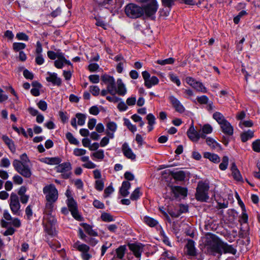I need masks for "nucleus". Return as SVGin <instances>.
I'll return each instance as SVG.
<instances>
[{"label": "nucleus", "instance_id": "nucleus-1", "mask_svg": "<svg viewBox=\"0 0 260 260\" xmlns=\"http://www.w3.org/2000/svg\"><path fill=\"white\" fill-rule=\"evenodd\" d=\"M21 161L18 159H14L13 162V166L15 170L24 177L28 178L32 175L30 167L26 162H29V160L26 153L20 155Z\"/></svg>", "mask_w": 260, "mask_h": 260}, {"label": "nucleus", "instance_id": "nucleus-2", "mask_svg": "<svg viewBox=\"0 0 260 260\" xmlns=\"http://www.w3.org/2000/svg\"><path fill=\"white\" fill-rule=\"evenodd\" d=\"M207 252L210 255L217 256L219 257L222 252V242L218 241L215 239H208L205 243Z\"/></svg>", "mask_w": 260, "mask_h": 260}, {"label": "nucleus", "instance_id": "nucleus-3", "mask_svg": "<svg viewBox=\"0 0 260 260\" xmlns=\"http://www.w3.org/2000/svg\"><path fill=\"white\" fill-rule=\"evenodd\" d=\"M209 186L208 183L203 181L198 183L196 188V198L199 201L207 202L209 199L208 192Z\"/></svg>", "mask_w": 260, "mask_h": 260}, {"label": "nucleus", "instance_id": "nucleus-4", "mask_svg": "<svg viewBox=\"0 0 260 260\" xmlns=\"http://www.w3.org/2000/svg\"><path fill=\"white\" fill-rule=\"evenodd\" d=\"M125 13L131 18L136 19L141 17L144 14L143 7L136 4L130 3L125 7Z\"/></svg>", "mask_w": 260, "mask_h": 260}, {"label": "nucleus", "instance_id": "nucleus-5", "mask_svg": "<svg viewBox=\"0 0 260 260\" xmlns=\"http://www.w3.org/2000/svg\"><path fill=\"white\" fill-rule=\"evenodd\" d=\"M43 193L45 195L46 201L56 202L58 198V192L53 184L46 185L43 187Z\"/></svg>", "mask_w": 260, "mask_h": 260}, {"label": "nucleus", "instance_id": "nucleus-6", "mask_svg": "<svg viewBox=\"0 0 260 260\" xmlns=\"http://www.w3.org/2000/svg\"><path fill=\"white\" fill-rule=\"evenodd\" d=\"M72 169V165L70 162L60 163L56 167V172L62 173L61 177L64 179H68L71 177Z\"/></svg>", "mask_w": 260, "mask_h": 260}, {"label": "nucleus", "instance_id": "nucleus-7", "mask_svg": "<svg viewBox=\"0 0 260 260\" xmlns=\"http://www.w3.org/2000/svg\"><path fill=\"white\" fill-rule=\"evenodd\" d=\"M3 216L5 219L8 221L1 219V226L2 227L13 225L15 228H19L21 226L20 220L17 218H12L8 211H4Z\"/></svg>", "mask_w": 260, "mask_h": 260}, {"label": "nucleus", "instance_id": "nucleus-8", "mask_svg": "<svg viewBox=\"0 0 260 260\" xmlns=\"http://www.w3.org/2000/svg\"><path fill=\"white\" fill-rule=\"evenodd\" d=\"M144 13L147 17L153 16L158 9V5L156 0H151V1L143 7Z\"/></svg>", "mask_w": 260, "mask_h": 260}, {"label": "nucleus", "instance_id": "nucleus-9", "mask_svg": "<svg viewBox=\"0 0 260 260\" xmlns=\"http://www.w3.org/2000/svg\"><path fill=\"white\" fill-rule=\"evenodd\" d=\"M67 204L69 210L71 213L72 216L76 219L79 220L81 218L79 214L77 208V202L73 198H69L67 201Z\"/></svg>", "mask_w": 260, "mask_h": 260}, {"label": "nucleus", "instance_id": "nucleus-10", "mask_svg": "<svg viewBox=\"0 0 260 260\" xmlns=\"http://www.w3.org/2000/svg\"><path fill=\"white\" fill-rule=\"evenodd\" d=\"M187 135L192 142H198L200 138L206 139V136L204 134H201L200 132L195 129L193 124H192L187 131Z\"/></svg>", "mask_w": 260, "mask_h": 260}, {"label": "nucleus", "instance_id": "nucleus-11", "mask_svg": "<svg viewBox=\"0 0 260 260\" xmlns=\"http://www.w3.org/2000/svg\"><path fill=\"white\" fill-rule=\"evenodd\" d=\"M10 206L11 210L14 214H19L20 205L18 196L14 193H12L11 194Z\"/></svg>", "mask_w": 260, "mask_h": 260}, {"label": "nucleus", "instance_id": "nucleus-12", "mask_svg": "<svg viewBox=\"0 0 260 260\" xmlns=\"http://www.w3.org/2000/svg\"><path fill=\"white\" fill-rule=\"evenodd\" d=\"M171 192L173 194V199H176L181 197H186L187 194V189L179 186H172Z\"/></svg>", "mask_w": 260, "mask_h": 260}, {"label": "nucleus", "instance_id": "nucleus-13", "mask_svg": "<svg viewBox=\"0 0 260 260\" xmlns=\"http://www.w3.org/2000/svg\"><path fill=\"white\" fill-rule=\"evenodd\" d=\"M121 150L125 157L131 159L132 160H135L136 159V155L133 152L132 149L130 148L127 143L124 142L122 144Z\"/></svg>", "mask_w": 260, "mask_h": 260}, {"label": "nucleus", "instance_id": "nucleus-14", "mask_svg": "<svg viewBox=\"0 0 260 260\" xmlns=\"http://www.w3.org/2000/svg\"><path fill=\"white\" fill-rule=\"evenodd\" d=\"M129 249L137 258L141 257L143 250V245L141 243H133L129 245Z\"/></svg>", "mask_w": 260, "mask_h": 260}, {"label": "nucleus", "instance_id": "nucleus-15", "mask_svg": "<svg viewBox=\"0 0 260 260\" xmlns=\"http://www.w3.org/2000/svg\"><path fill=\"white\" fill-rule=\"evenodd\" d=\"M170 103L173 107L175 109V110L180 113H182L185 111L184 106L181 104L180 101L174 96H170L169 97Z\"/></svg>", "mask_w": 260, "mask_h": 260}, {"label": "nucleus", "instance_id": "nucleus-16", "mask_svg": "<svg viewBox=\"0 0 260 260\" xmlns=\"http://www.w3.org/2000/svg\"><path fill=\"white\" fill-rule=\"evenodd\" d=\"M143 221L146 224L150 227H155L157 230H162V228L161 225L159 224L157 220L152 217H150L148 216H145L144 217Z\"/></svg>", "mask_w": 260, "mask_h": 260}, {"label": "nucleus", "instance_id": "nucleus-17", "mask_svg": "<svg viewBox=\"0 0 260 260\" xmlns=\"http://www.w3.org/2000/svg\"><path fill=\"white\" fill-rule=\"evenodd\" d=\"M222 132L225 134L231 136L234 134V128L231 123L226 120L220 125Z\"/></svg>", "mask_w": 260, "mask_h": 260}, {"label": "nucleus", "instance_id": "nucleus-18", "mask_svg": "<svg viewBox=\"0 0 260 260\" xmlns=\"http://www.w3.org/2000/svg\"><path fill=\"white\" fill-rule=\"evenodd\" d=\"M131 184L128 181H124L122 183L119 189V193L123 197H127L129 192L128 190L131 188Z\"/></svg>", "mask_w": 260, "mask_h": 260}, {"label": "nucleus", "instance_id": "nucleus-19", "mask_svg": "<svg viewBox=\"0 0 260 260\" xmlns=\"http://www.w3.org/2000/svg\"><path fill=\"white\" fill-rule=\"evenodd\" d=\"M186 247L187 248V253L188 255L190 256H195L196 255L197 252L194 241L191 239L188 240Z\"/></svg>", "mask_w": 260, "mask_h": 260}, {"label": "nucleus", "instance_id": "nucleus-20", "mask_svg": "<svg viewBox=\"0 0 260 260\" xmlns=\"http://www.w3.org/2000/svg\"><path fill=\"white\" fill-rule=\"evenodd\" d=\"M40 161L45 164L50 165H58L60 164L62 160L59 157H45L42 158L40 159Z\"/></svg>", "mask_w": 260, "mask_h": 260}, {"label": "nucleus", "instance_id": "nucleus-21", "mask_svg": "<svg viewBox=\"0 0 260 260\" xmlns=\"http://www.w3.org/2000/svg\"><path fill=\"white\" fill-rule=\"evenodd\" d=\"M222 252L224 253H229L235 255L236 254L237 250L232 245L222 242Z\"/></svg>", "mask_w": 260, "mask_h": 260}, {"label": "nucleus", "instance_id": "nucleus-22", "mask_svg": "<svg viewBox=\"0 0 260 260\" xmlns=\"http://www.w3.org/2000/svg\"><path fill=\"white\" fill-rule=\"evenodd\" d=\"M2 140L12 152L14 153L15 152L16 147L12 139L9 138L8 136L4 135L2 137Z\"/></svg>", "mask_w": 260, "mask_h": 260}, {"label": "nucleus", "instance_id": "nucleus-23", "mask_svg": "<svg viewBox=\"0 0 260 260\" xmlns=\"http://www.w3.org/2000/svg\"><path fill=\"white\" fill-rule=\"evenodd\" d=\"M254 137V131L248 129L240 134L241 141L245 143Z\"/></svg>", "mask_w": 260, "mask_h": 260}, {"label": "nucleus", "instance_id": "nucleus-24", "mask_svg": "<svg viewBox=\"0 0 260 260\" xmlns=\"http://www.w3.org/2000/svg\"><path fill=\"white\" fill-rule=\"evenodd\" d=\"M73 247L74 248L80 251L81 253L89 252L90 250L89 246L85 244H81L78 241L74 244Z\"/></svg>", "mask_w": 260, "mask_h": 260}, {"label": "nucleus", "instance_id": "nucleus-25", "mask_svg": "<svg viewBox=\"0 0 260 260\" xmlns=\"http://www.w3.org/2000/svg\"><path fill=\"white\" fill-rule=\"evenodd\" d=\"M204 157L209 159L211 161L217 164L220 162V159L219 156L215 153H212L209 152L204 153Z\"/></svg>", "mask_w": 260, "mask_h": 260}, {"label": "nucleus", "instance_id": "nucleus-26", "mask_svg": "<svg viewBox=\"0 0 260 260\" xmlns=\"http://www.w3.org/2000/svg\"><path fill=\"white\" fill-rule=\"evenodd\" d=\"M232 174L235 180L240 181L242 180V177L236 164L233 163L231 167Z\"/></svg>", "mask_w": 260, "mask_h": 260}, {"label": "nucleus", "instance_id": "nucleus-27", "mask_svg": "<svg viewBox=\"0 0 260 260\" xmlns=\"http://www.w3.org/2000/svg\"><path fill=\"white\" fill-rule=\"evenodd\" d=\"M81 225L83 228L85 232L89 236L94 237L98 236V232L95 230H93L92 226L86 223H83L81 224Z\"/></svg>", "mask_w": 260, "mask_h": 260}, {"label": "nucleus", "instance_id": "nucleus-28", "mask_svg": "<svg viewBox=\"0 0 260 260\" xmlns=\"http://www.w3.org/2000/svg\"><path fill=\"white\" fill-rule=\"evenodd\" d=\"M207 144L212 149H216L218 148L221 149V146L220 144L217 143L214 139L211 137L206 138Z\"/></svg>", "mask_w": 260, "mask_h": 260}, {"label": "nucleus", "instance_id": "nucleus-29", "mask_svg": "<svg viewBox=\"0 0 260 260\" xmlns=\"http://www.w3.org/2000/svg\"><path fill=\"white\" fill-rule=\"evenodd\" d=\"M190 85L198 91L206 92L207 89L202 82H190Z\"/></svg>", "mask_w": 260, "mask_h": 260}, {"label": "nucleus", "instance_id": "nucleus-30", "mask_svg": "<svg viewBox=\"0 0 260 260\" xmlns=\"http://www.w3.org/2000/svg\"><path fill=\"white\" fill-rule=\"evenodd\" d=\"M212 117L219 125L226 120L223 115L219 112H214Z\"/></svg>", "mask_w": 260, "mask_h": 260}, {"label": "nucleus", "instance_id": "nucleus-31", "mask_svg": "<svg viewBox=\"0 0 260 260\" xmlns=\"http://www.w3.org/2000/svg\"><path fill=\"white\" fill-rule=\"evenodd\" d=\"M107 88L108 89L109 93L111 95H115L117 92V84L118 82H107Z\"/></svg>", "mask_w": 260, "mask_h": 260}, {"label": "nucleus", "instance_id": "nucleus-32", "mask_svg": "<svg viewBox=\"0 0 260 260\" xmlns=\"http://www.w3.org/2000/svg\"><path fill=\"white\" fill-rule=\"evenodd\" d=\"M188 211V207L187 205L184 204H180L179 206V209L178 212L177 214H172L170 213L171 216L172 217H179L181 214L186 213Z\"/></svg>", "mask_w": 260, "mask_h": 260}, {"label": "nucleus", "instance_id": "nucleus-33", "mask_svg": "<svg viewBox=\"0 0 260 260\" xmlns=\"http://www.w3.org/2000/svg\"><path fill=\"white\" fill-rule=\"evenodd\" d=\"M126 250L125 245H121L116 249V255L119 259H122Z\"/></svg>", "mask_w": 260, "mask_h": 260}, {"label": "nucleus", "instance_id": "nucleus-34", "mask_svg": "<svg viewBox=\"0 0 260 260\" xmlns=\"http://www.w3.org/2000/svg\"><path fill=\"white\" fill-rule=\"evenodd\" d=\"M174 179L177 181H183L186 177L185 173L183 171H179L172 174Z\"/></svg>", "mask_w": 260, "mask_h": 260}, {"label": "nucleus", "instance_id": "nucleus-35", "mask_svg": "<svg viewBox=\"0 0 260 260\" xmlns=\"http://www.w3.org/2000/svg\"><path fill=\"white\" fill-rule=\"evenodd\" d=\"M101 218L104 222L114 221L115 219L114 217L109 213L103 212L101 215Z\"/></svg>", "mask_w": 260, "mask_h": 260}, {"label": "nucleus", "instance_id": "nucleus-36", "mask_svg": "<svg viewBox=\"0 0 260 260\" xmlns=\"http://www.w3.org/2000/svg\"><path fill=\"white\" fill-rule=\"evenodd\" d=\"M55 202H49L46 201V203L45 204V212L46 213V215H50L52 214L53 208H54V205L53 204Z\"/></svg>", "mask_w": 260, "mask_h": 260}, {"label": "nucleus", "instance_id": "nucleus-37", "mask_svg": "<svg viewBox=\"0 0 260 260\" xmlns=\"http://www.w3.org/2000/svg\"><path fill=\"white\" fill-rule=\"evenodd\" d=\"M66 137L70 144L76 145H78L79 144V141L74 137V136L71 133H67L66 134Z\"/></svg>", "mask_w": 260, "mask_h": 260}, {"label": "nucleus", "instance_id": "nucleus-38", "mask_svg": "<svg viewBox=\"0 0 260 260\" xmlns=\"http://www.w3.org/2000/svg\"><path fill=\"white\" fill-rule=\"evenodd\" d=\"M116 90V93H118L120 95H124L125 94L126 90L123 82H119L118 84L117 83Z\"/></svg>", "mask_w": 260, "mask_h": 260}, {"label": "nucleus", "instance_id": "nucleus-39", "mask_svg": "<svg viewBox=\"0 0 260 260\" xmlns=\"http://www.w3.org/2000/svg\"><path fill=\"white\" fill-rule=\"evenodd\" d=\"M123 120L124 125H125L130 131L133 133L137 131L136 126L132 124L128 119L125 118Z\"/></svg>", "mask_w": 260, "mask_h": 260}, {"label": "nucleus", "instance_id": "nucleus-40", "mask_svg": "<svg viewBox=\"0 0 260 260\" xmlns=\"http://www.w3.org/2000/svg\"><path fill=\"white\" fill-rule=\"evenodd\" d=\"M142 194V193L140 192V188L139 187H137L131 194L130 199L133 201H136L139 199Z\"/></svg>", "mask_w": 260, "mask_h": 260}, {"label": "nucleus", "instance_id": "nucleus-41", "mask_svg": "<svg viewBox=\"0 0 260 260\" xmlns=\"http://www.w3.org/2000/svg\"><path fill=\"white\" fill-rule=\"evenodd\" d=\"M64 54H60L59 57L54 61V66L58 69H61L62 68L64 62Z\"/></svg>", "mask_w": 260, "mask_h": 260}, {"label": "nucleus", "instance_id": "nucleus-42", "mask_svg": "<svg viewBox=\"0 0 260 260\" xmlns=\"http://www.w3.org/2000/svg\"><path fill=\"white\" fill-rule=\"evenodd\" d=\"M47 81H60V79L57 77V74L55 73H47L46 77Z\"/></svg>", "mask_w": 260, "mask_h": 260}, {"label": "nucleus", "instance_id": "nucleus-43", "mask_svg": "<svg viewBox=\"0 0 260 260\" xmlns=\"http://www.w3.org/2000/svg\"><path fill=\"white\" fill-rule=\"evenodd\" d=\"M175 61V59L172 57H170L164 60L159 59L156 61V63L161 66H165L166 64H173Z\"/></svg>", "mask_w": 260, "mask_h": 260}, {"label": "nucleus", "instance_id": "nucleus-44", "mask_svg": "<svg viewBox=\"0 0 260 260\" xmlns=\"http://www.w3.org/2000/svg\"><path fill=\"white\" fill-rule=\"evenodd\" d=\"M160 260H176V258L172 256V254L168 251H165L161 254Z\"/></svg>", "mask_w": 260, "mask_h": 260}, {"label": "nucleus", "instance_id": "nucleus-45", "mask_svg": "<svg viewBox=\"0 0 260 260\" xmlns=\"http://www.w3.org/2000/svg\"><path fill=\"white\" fill-rule=\"evenodd\" d=\"M202 133L201 134H210L212 133L213 131V128L212 126L209 124H204L202 128Z\"/></svg>", "mask_w": 260, "mask_h": 260}, {"label": "nucleus", "instance_id": "nucleus-46", "mask_svg": "<svg viewBox=\"0 0 260 260\" xmlns=\"http://www.w3.org/2000/svg\"><path fill=\"white\" fill-rule=\"evenodd\" d=\"M76 117L78 118V124L79 125H83L86 120V115L84 114L78 113L76 114Z\"/></svg>", "mask_w": 260, "mask_h": 260}, {"label": "nucleus", "instance_id": "nucleus-47", "mask_svg": "<svg viewBox=\"0 0 260 260\" xmlns=\"http://www.w3.org/2000/svg\"><path fill=\"white\" fill-rule=\"evenodd\" d=\"M229 164V158L227 156L222 157V162L220 164L219 168L221 170L224 171L227 169Z\"/></svg>", "mask_w": 260, "mask_h": 260}, {"label": "nucleus", "instance_id": "nucleus-48", "mask_svg": "<svg viewBox=\"0 0 260 260\" xmlns=\"http://www.w3.org/2000/svg\"><path fill=\"white\" fill-rule=\"evenodd\" d=\"M91 156H93L97 159L102 160L105 157L104 151L103 149L98 150L91 154Z\"/></svg>", "mask_w": 260, "mask_h": 260}, {"label": "nucleus", "instance_id": "nucleus-49", "mask_svg": "<svg viewBox=\"0 0 260 260\" xmlns=\"http://www.w3.org/2000/svg\"><path fill=\"white\" fill-rule=\"evenodd\" d=\"M107 131L115 132L117 130V126L115 122L110 121L106 124Z\"/></svg>", "mask_w": 260, "mask_h": 260}, {"label": "nucleus", "instance_id": "nucleus-50", "mask_svg": "<svg viewBox=\"0 0 260 260\" xmlns=\"http://www.w3.org/2000/svg\"><path fill=\"white\" fill-rule=\"evenodd\" d=\"M26 47V45L23 43H14L13 44V50L16 51H20Z\"/></svg>", "mask_w": 260, "mask_h": 260}, {"label": "nucleus", "instance_id": "nucleus-51", "mask_svg": "<svg viewBox=\"0 0 260 260\" xmlns=\"http://www.w3.org/2000/svg\"><path fill=\"white\" fill-rule=\"evenodd\" d=\"M60 54H63L62 52H60L59 51H57V52H54L53 51H47V55L48 57L52 60H54L56 58L59 57V55Z\"/></svg>", "mask_w": 260, "mask_h": 260}, {"label": "nucleus", "instance_id": "nucleus-52", "mask_svg": "<svg viewBox=\"0 0 260 260\" xmlns=\"http://www.w3.org/2000/svg\"><path fill=\"white\" fill-rule=\"evenodd\" d=\"M47 219L48 220V223L50 224V226L53 227L57 223V220L54 216L52 215V214L50 215H46Z\"/></svg>", "mask_w": 260, "mask_h": 260}, {"label": "nucleus", "instance_id": "nucleus-53", "mask_svg": "<svg viewBox=\"0 0 260 260\" xmlns=\"http://www.w3.org/2000/svg\"><path fill=\"white\" fill-rule=\"evenodd\" d=\"M86 150L81 148H75L73 150V154L76 156H81L85 155Z\"/></svg>", "mask_w": 260, "mask_h": 260}, {"label": "nucleus", "instance_id": "nucleus-54", "mask_svg": "<svg viewBox=\"0 0 260 260\" xmlns=\"http://www.w3.org/2000/svg\"><path fill=\"white\" fill-rule=\"evenodd\" d=\"M242 215L240 217V220L242 221L244 223H246L248 221V215L246 212L245 207L244 205L242 206Z\"/></svg>", "mask_w": 260, "mask_h": 260}, {"label": "nucleus", "instance_id": "nucleus-55", "mask_svg": "<svg viewBox=\"0 0 260 260\" xmlns=\"http://www.w3.org/2000/svg\"><path fill=\"white\" fill-rule=\"evenodd\" d=\"M104 187V183L102 180H96L95 182V188L98 191L103 190Z\"/></svg>", "mask_w": 260, "mask_h": 260}, {"label": "nucleus", "instance_id": "nucleus-56", "mask_svg": "<svg viewBox=\"0 0 260 260\" xmlns=\"http://www.w3.org/2000/svg\"><path fill=\"white\" fill-rule=\"evenodd\" d=\"M253 122L252 120H245L243 122H240L239 123V126L243 128V126L246 127H251L253 126Z\"/></svg>", "mask_w": 260, "mask_h": 260}, {"label": "nucleus", "instance_id": "nucleus-57", "mask_svg": "<svg viewBox=\"0 0 260 260\" xmlns=\"http://www.w3.org/2000/svg\"><path fill=\"white\" fill-rule=\"evenodd\" d=\"M252 147L253 151L256 152H260V139L256 140L252 142Z\"/></svg>", "mask_w": 260, "mask_h": 260}, {"label": "nucleus", "instance_id": "nucleus-58", "mask_svg": "<svg viewBox=\"0 0 260 260\" xmlns=\"http://www.w3.org/2000/svg\"><path fill=\"white\" fill-rule=\"evenodd\" d=\"M114 189L112 185L111 184L109 185L104 190V197H108L111 193H112L114 192Z\"/></svg>", "mask_w": 260, "mask_h": 260}, {"label": "nucleus", "instance_id": "nucleus-59", "mask_svg": "<svg viewBox=\"0 0 260 260\" xmlns=\"http://www.w3.org/2000/svg\"><path fill=\"white\" fill-rule=\"evenodd\" d=\"M176 0H161L162 5L170 9L174 5Z\"/></svg>", "mask_w": 260, "mask_h": 260}, {"label": "nucleus", "instance_id": "nucleus-60", "mask_svg": "<svg viewBox=\"0 0 260 260\" xmlns=\"http://www.w3.org/2000/svg\"><path fill=\"white\" fill-rule=\"evenodd\" d=\"M93 205L95 208L97 209H103L105 208L104 204L98 200H94L93 201Z\"/></svg>", "mask_w": 260, "mask_h": 260}, {"label": "nucleus", "instance_id": "nucleus-61", "mask_svg": "<svg viewBox=\"0 0 260 260\" xmlns=\"http://www.w3.org/2000/svg\"><path fill=\"white\" fill-rule=\"evenodd\" d=\"M146 119L148 121V124H155L156 123V118L152 113H149L147 115Z\"/></svg>", "mask_w": 260, "mask_h": 260}, {"label": "nucleus", "instance_id": "nucleus-62", "mask_svg": "<svg viewBox=\"0 0 260 260\" xmlns=\"http://www.w3.org/2000/svg\"><path fill=\"white\" fill-rule=\"evenodd\" d=\"M58 114L60 120L62 123H64L68 121L69 117L67 116V114L66 112H63L62 111H60Z\"/></svg>", "mask_w": 260, "mask_h": 260}, {"label": "nucleus", "instance_id": "nucleus-63", "mask_svg": "<svg viewBox=\"0 0 260 260\" xmlns=\"http://www.w3.org/2000/svg\"><path fill=\"white\" fill-rule=\"evenodd\" d=\"M37 106L40 110L43 111L46 110L47 108V104L45 101L43 100L40 101L37 103Z\"/></svg>", "mask_w": 260, "mask_h": 260}, {"label": "nucleus", "instance_id": "nucleus-64", "mask_svg": "<svg viewBox=\"0 0 260 260\" xmlns=\"http://www.w3.org/2000/svg\"><path fill=\"white\" fill-rule=\"evenodd\" d=\"M197 101L201 104H207L209 102V99L206 95H202L198 97Z\"/></svg>", "mask_w": 260, "mask_h": 260}]
</instances>
